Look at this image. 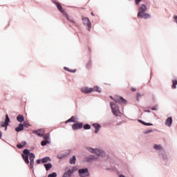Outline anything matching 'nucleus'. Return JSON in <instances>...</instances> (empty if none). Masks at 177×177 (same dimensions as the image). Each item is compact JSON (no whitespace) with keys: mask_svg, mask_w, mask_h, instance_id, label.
Masks as SVG:
<instances>
[{"mask_svg":"<svg viewBox=\"0 0 177 177\" xmlns=\"http://www.w3.org/2000/svg\"><path fill=\"white\" fill-rule=\"evenodd\" d=\"M139 122H141V124H142L143 125L153 126V124H151V122H143V120H139Z\"/></svg>","mask_w":177,"mask_h":177,"instance_id":"b1692460","label":"nucleus"},{"mask_svg":"<svg viewBox=\"0 0 177 177\" xmlns=\"http://www.w3.org/2000/svg\"><path fill=\"white\" fill-rule=\"evenodd\" d=\"M140 1L142 0H136L135 2L136 3V5L139 4V3L140 2Z\"/></svg>","mask_w":177,"mask_h":177,"instance_id":"f704fd0d","label":"nucleus"},{"mask_svg":"<svg viewBox=\"0 0 177 177\" xmlns=\"http://www.w3.org/2000/svg\"><path fill=\"white\" fill-rule=\"evenodd\" d=\"M22 158L24 160V162L26 164H29V159L30 160V169L34 167V160L35 158V156L33 153H30L28 149H26L23 151Z\"/></svg>","mask_w":177,"mask_h":177,"instance_id":"f257e3e1","label":"nucleus"},{"mask_svg":"<svg viewBox=\"0 0 177 177\" xmlns=\"http://www.w3.org/2000/svg\"><path fill=\"white\" fill-rule=\"evenodd\" d=\"M140 97H141V94L138 93L137 94V101H139Z\"/></svg>","mask_w":177,"mask_h":177,"instance_id":"473e14b6","label":"nucleus"},{"mask_svg":"<svg viewBox=\"0 0 177 177\" xmlns=\"http://www.w3.org/2000/svg\"><path fill=\"white\" fill-rule=\"evenodd\" d=\"M147 10V7L146 6V5H141V6L139 7V12L137 15V17L140 18H144L145 19H147V18H151V15L147 14V12H146Z\"/></svg>","mask_w":177,"mask_h":177,"instance_id":"7ed1b4c3","label":"nucleus"},{"mask_svg":"<svg viewBox=\"0 0 177 177\" xmlns=\"http://www.w3.org/2000/svg\"><path fill=\"white\" fill-rule=\"evenodd\" d=\"M87 149L88 151L91 152L92 153H95L97 156H88V162L94 161L97 160L99 158V156H104L105 154L104 151L99 150L97 149H93V148H87Z\"/></svg>","mask_w":177,"mask_h":177,"instance_id":"f03ea898","label":"nucleus"},{"mask_svg":"<svg viewBox=\"0 0 177 177\" xmlns=\"http://www.w3.org/2000/svg\"><path fill=\"white\" fill-rule=\"evenodd\" d=\"M172 124V117H169L166 120V125L171 126Z\"/></svg>","mask_w":177,"mask_h":177,"instance_id":"a211bd4d","label":"nucleus"},{"mask_svg":"<svg viewBox=\"0 0 177 177\" xmlns=\"http://www.w3.org/2000/svg\"><path fill=\"white\" fill-rule=\"evenodd\" d=\"M78 173L80 177H88L90 174L88 169H81L78 170Z\"/></svg>","mask_w":177,"mask_h":177,"instance_id":"6e6552de","label":"nucleus"},{"mask_svg":"<svg viewBox=\"0 0 177 177\" xmlns=\"http://www.w3.org/2000/svg\"><path fill=\"white\" fill-rule=\"evenodd\" d=\"M97 91V92H101L100 88H99V86H94V88H88V86H84L83 88H81V91L83 93H91L93 91Z\"/></svg>","mask_w":177,"mask_h":177,"instance_id":"39448f33","label":"nucleus"},{"mask_svg":"<svg viewBox=\"0 0 177 177\" xmlns=\"http://www.w3.org/2000/svg\"><path fill=\"white\" fill-rule=\"evenodd\" d=\"M50 143V141H46V140H44L43 141H41V146H46L47 144Z\"/></svg>","mask_w":177,"mask_h":177,"instance_id":"393cba45","label":"nucleus"},{"mask_svg":"<svg viewBox=\"0 0 177 177\" xmlns=\"http://www.w3.org/2000/svg\"><path fill=\"white\" fill-rule=\"evenodd\" d=\"M119 177H125V176L120 175Z\"/></svg>","mask_w":177,"mask_h":177,"instance_id":"ea45409f","label":"nucleus"},{"mask_svg":"<svg viewBox=\"0 0 177 177\" xmlns=\"http://www.w3.org/2000/svg\"><path fill=\"white\" fill-rule=\"evenodd\" d=\"M17 120L19 122H24V116H23V115H18V116L17 117Z\"/></svg>","mask_w":177,"mask_h":177,"instance_id":"2eb2a0df","label":"nucleus"},{"mask_svg":"<svg viewBox=\"0 0 177 177\" xmlns=\"http://www.w3.org/2000/svg\"><path fill=\"white\" fill-rule=\"evenodd\" d=\"M91 65H92V62H91V61L88 62L87 65H86L87 68H90Z\"/></svg>","mask_w":177,"mask_h":177,"instance_id":"7c9ffc66","label":"nucleus"},{"mask_svg":"<svg viewBox=\"0 0 177 177\" xmlns=\"http://www.w3.org/2000/svg\"><path fill=\"white\" fill-rule=\"evenodd\" d=\"M177 86V80L174 79V80H172V89H176Z\"/></svg>","mask_w":177,"mask_h":177,"instance_id":"412c9836","label":"nucleus"},{"mask_svg":"<svg viewBox=\"0 0 177 177\" xmlns=\"http://www.w3.org/2000/svg\"><path fill=\"white\" fill-rule=\"evenodd\" d=\"M152 110L156 111L157 110L156 107H152Z\"/></svg>","mask_w":177,"mask_h":177,"instance_id":"4c0bfd02","label":"nucleus"},{"mask_svg":"<svg viewBox=\"0 0 177 177\" xmlns=\"http://www.w3.org/2000/svg\"><path fill=\"white\" fill-rule=\"evenodd\" d=\"M153 148H154L156 150H161L162 147H161L160 145H153Z\"/></svg>","mask_w":177,"mask_h":177,"instance_id":"bb28decb","label":"nucleus"},{"mask_svg":"<svg viewBox=\"0 0 177 177\" xmlns=\"http://www.w3.org/2000/svg\"><path fill=\"white\" fill-rule=\"evenodd\" d=\"M174 20L177 24V16L174 17Z\"/></svg>","mask_w":177,"mask_h":177,"instance_id":"72a5a7b5","label":"nucleus"},{"mask_svg":"<svg viewBox=\"0 0 177 177\" xmlns=\"http://www.w3.org/2000/svg\"><path fill=\"white\" fill-rule=\"evenodd\" d=\"M111 107L113 113L116 116H119L120 114V109L118 106V105H116L114 103L111 102Z\"/></svg>","mask_w":177,"mask_h":177,"instance_id":"0eeeda50","label":"nucleus"},{"mask_svg":"<svg viewBox=\"0 0 177 177\" xmlns=\"http://www.w3.org/2000/svg\"><path fill=\"white\" fill-rule=\"evenodd\" d=\"M114 101L115 102L123 104H127V100L124 99L122 97H117L115 98Z\"/></svg>","mask_w":177,"mask_h":177,"instance_id":"9b49d317","label":"nucleus"},{"mask_svg":"<svg viewBox=\"0 0 177 177\" xmlns=\"http://www.w3.org/2000/svg\"><path fill=\"white\" fill-rule=\"evenodd\" d=\"M48 177H57V173L49 174Z\"/></svg>","mask_w":177,"mask_h":177,"instance_id":"c85d7f7f","label":"nucleus"},{"mask_svg":"<svg viewBox=\"0 0 177 177\" xmlns=\"http://www.w3.org/2000/svg\"><path fill=\"white\" fill-rule=\"evenodd\" d=\"M77 122L76 117L72 116V117H71V118H69V120H66V123H67V122Z\"/></svg>","mask_w":177,"mask_h":177,"instance_id":"f3484780","label":"nucleus"},{"mask_svg":"<svg viewBox=\"0 0 177 177\" xmlns=\"http://www.w3.org/2000/svg\"><path fill=\"white\" fill-rule=\"evenodd\" d=\"M64 15L66 16V17L68 20V21H70L71 23L75 24V21H74V19L73 17H70V16H68V15L66 14V12H65Z\"/></svg>","mask_w":177,"mask_h":177,"instance_id":"dca6fc26","label":"nucleus"},{"mask_svg":"<svg viewBox=\"0 0 177 177\" xmlns=\"http://www.w3.org/2000/svg\"><path fill=\"white\" fill-rule=\"evenodd\" d=\"M83 127V122H75V124H72V129L73 131H77L78 129H81Z\"/></svg>","mask_w":177,"mask_h":177,"instance_id":"9d476101","label":"nucleus"},{"mask_svg":"<svg viewBox=\"0 0 177 177\" xmlns=\"http://www.w3.org/2000/svg\"><path fill=\"white\" fill-rule=\"evenodd\" d=\"M64 69H66V71H70L71 73H75L76 71V70L68 69L67 67H64Z\"/></svg>","mask_w":177,"mask_h":177,"instance_id":"c756f323","label":"nucleus"},{"mask_svg":"<svg viewBox=\"0 0 177 177\" xmlns=\"http://www.w3.org/2000/svg\"><path fill=\"white\" fill-rule=\"evenodd\" d=\"M32 133H36V135L39 136V137H43L44 136V139L46 141H50V136L48 133H45V129H40V130H35L34 131H32Z\"/></svg>","mask_w":177,"mask_h":177,"instance_id":"20e7f679","label":"nucleus"},{"mask_svg":"<svg viewBox=\"0 0 177 177\" xmlns=\"http://www.w3.org/2000/svg\"><path fill=\"white\" fill-rule=\"evenodd\" d=\"M75 162H76V156H73L72 158H70V163L75 164Z\"/></svg>","mask_w":177,"mask_h":177,"instance_id":"4be33fe9","label":"nucleus"},{"mask_svg":"<svg viewBox=\"0 0 177 177\" xmlns=\"http://www.w3.org/2000/svg\"><path fill=\"white\" fill-rule=\"evenodd\" d=\"M27 143L26 142V141H22L21 143H19L18 145H17V147L19 149H21L23 148V147L26 146Z\"/></svg>","mask_w":177,"mask_h":177,"instance_id":"6ab92c4d","label":"nucleus"},{"mask_svg":"<svg viewBox=\"0 0 177 177\" xmlns=\"http://www.w3.org/2000/svg\"><path fill=\"white\" fill-rule=\"evenodd\" d=\"M37 164H40V163H41V160H37Z\"/></svg>","mask_w":177,"mask_h":177,"instance_id":"e433bc0d","label":"nucleus"},{"mask_svg":"<svg viewBox=\"0 0 177 177\" xmlns=\"http://www.w3.org/2000/svg\"><path fill=\"white\" fill-rule=\"evenodd\" d=\"M93 127L95 129V133H97L98 131H100L101 126L100 124H97V122H95L94 124H93Z\"/></svg>","mask_w":177,"mask_h":177,"instance_id":"ddd939ff","label":"nucleus"},{"mask_svg":"<svg viewBox=\"0 0 177 177\" xmlns=\"http://www.w3.org/2000/svg\"><path fill=\"white\" fill-rule=\"evenodd\" d=\"M147 112H149H149H150V111H148Z\"/></svg>","mask_w":177,"mask_h":177,"instance_id":"79ce46f5","label":"nucleus"},{"mask_svg":"<svg viewBox=\"0 0 177 177\" xmlns=\"http://www.w3.org/2000/svg\"><path fill=\"white\" fill-rule=\"evenodd\" d=\"M1 137H2V133L1 131H0V138H1Z\"/></svg>","mask_w":177,"mask_h":177,"instance_id":"58836bf2","label":"nucleus"},{"mask_svg":"<svg viewBox=\"0 0 177 177\" xmlns=\"http://www.w3.org/2000/svg\"><path fill=\"white\" fill-rule=\"evenodd\" d=\"M132 91L135 92L136 91V88H131Z\"/></svg>","mask_w":177,"mask_h":177,"instance_id":"c9c22d12","label":"nucleus"},{"mask_svg":"<svg viewBox=\"0 0 177 177\" xmlns=\"http://www.w3.org/2000/svg\"><path fill=\"white\" fill-rule=\"evenodd\" d=\"M55 5L58 10L61 12V13H63L64 15H65L66 12L65 10H63V7L62 6V5L59 3H58V1H55Z\"/></svg>","mask_w":177,"mask_h":177,"instance_id":"f8f14e48","label":"nucleus"},{"mask_svg":"<svg viewBox=\"0 0 177 177\" xmlns=\"http://www.w3.org/2000/svg\"><path fill=\"white\" fill-rule=\"evenodd\" d=\"M91 15L94 16V13H93V12H91Z\"/></svg>","mask_w":177,"mask_h":177,"instance_id":"a19ab883","label":"nucleus"},{"mask_svg":"<svg viewBox=\"0 0 177 177\" xmlns=\"http://www.w3.org/2000/svg\"><path fill=\"white\" fill-rule=\"evenodd\" d=\"M9 122H10L9 116H8V115H6V120H5V124H3V126L7 127L9 124Z\"/></svg>","mask_w":177,"mask_h":177,"instance_id":"aec40b11","label":"nucleus"},{"mask_svg":"<svg viewBox=\"0 0 177 177\" xmlns=\"http://www.w3.org/2000/svg\"><path fill=\"white\" fill-rule=\"evenodd\" d=\"M48 161H50V158H43L41 160L42 163H47Z\"/></svg>","mask_w":177,"mask_h":177,"instance_id":"a878e982","label":"nucleus"},{"mask_svg":"<svg viewBox=\"0 0 177 177\" xmlns=\"http://www.w3.org/2000/svg\"><path fill=\"white\" fill-rule=\"evenodd\" d=\"M84 129H91V124H86L83 126Z\"/></svg>","mask_w":177,"mask_h":177,"instance_id":"cd10ccee","label":"nucleus"},{"mask_svg":"<svg viewBox=\"0 0 177 177\" xmlns=\"http://www.w3.org/2000/svg\"><path fill=\"white\" fill-rule=\"evenodd\" d=\"M24 127V125L23 124H19L18 127L15 128V131L17 132L23 131Z\"/></svg>","mask_w":177,"mask_h":177,"instance_id":"4468645a","label":"nucleus"},{"mask_svg":"<svg viewBox=\"0 0 177 177\" xmlns=\"http://www.w3.org/2000/svg\"><path fill=\"white\" fill-rule=\"evenodd\" d=\"M77 166H74L71 169H69V167H66V171L63 175V177H71V175L75 171H77Z\"/></svg>","mask_w":177,"mask_h":177,"instance_id":"423d86ee","label":"nucleus"},{"mask_svg":"<svg viewBox=\"0 0 177 177\" xmlns=\"http://www.w3.org/2000/svg\"><path fill=\"white\" fill-rule=\"evenodd\" d=\"M24 125L25 126V127H29V126H30V124H28V122H24Z\"/></svg>","mask_w":177,"mask_h":177,"instance_id":"2f4dec72","label":"nucleus"},{"mask_svg":"<svg viewBox=\"0 0 177 177\" xmlns=\"http://www.w3.org/2000/svg\"><path fill=\"white\" fill-rule=\"evenodd\" d=\"M44 167H45L46 171H48L49 169H51L52 164L51 163L44 164Z\"/></svg>","mask_w":177,"mask_h":177,"instance_id":"5701e85b","label":"nucleus"},{"mask_svg":"<svg viewBox=\"0 0 177 177\" xmlns=\"http://www.w3.org/2000/svg\"><path fill=\"white\" fill-rule=\"evenodd\" d=\"M82 20L83 21L84 25H86L87 28H88V30L91 31V28L92 27V24L91 22V20H89V18L88 17H82Z\"/></svg>","mask_w":177,"mask_h":177,"instance_id":"1a4fd4ad","label":"nucleus"}]
</instances>
